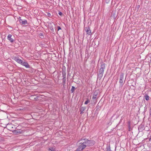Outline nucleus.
Masks as SVG:
<instances>
[{"label": "nucleus", "instance_id": "nucleus-24", "mask_svg": "<svg viewBox=\"0 0 151 151\" xmlns=\"http://www.w3.org/2000/svg\"><path fill=\"white\" fill-rule=\"evenodd\" d=\"M97 95H94V96H93L92 98L93 99H96V96Z\"/></svg>", "mask_w": 151, "mask_h": 151}, {"label": "nucleus", "instance_id": "nucleus-33", "mask_svg": "<svg viewBox=\"0 0 151 151\" xmlns=\"http://www.w3.org/2000/svg\"><path fill=\"white\" fill-rule=\"evenodd\" d=\"M49 151H52L51 150V149H49Z\"/></svg>", "mask_w": 151, "mask_h": 151}, {"label": "nucleus", "instance_id": "nucleus-18", "mask_svg": "<svg viewBox=\"0 0 151 151\" xmlns=\"http://www.w3.org/2000/svg\"><path fill=\"white\" fill-rule=\"evenodd\" d=\"M12 36V35H10V42H12L14 41V40L11 37Z\"/></svg>", "mask_w": 151, "mask_h": 151}, {"label": "nucleus", "instance_id": "nucleus-31", "mask_svg": "<svg viewBox=\"0 0 151 151\" xmlns=\"http://www.w3.org/2000/svg\"><path fill=\"white\" fill-rule=\"evenodd\" d=\"M106 151H110V148H109V149H107Z\"/></svg>", "mask_w": 151, "mask_h": 151}, {"label": "nucleus", "instance_id": "nucleus-35", "mask_svg": "<svg viewBox=\"0 0 151 151\" xmlns=\"http://www.w3.org/2000/svg\"><path fill=\"white\" fill-rule=\"evenodd\" d=\"M111 151V149H110V151Z\"/></svg>", "mask_w": 151, "mask_h": 151}, {"label": "nucleus", "instance_id": "nucleus-13", "mask_svg": "<svg viewBox=\"0 0 151 151\" xmlns=\"http://www.w3.org/2000/svg\"><path fill=\"white\" fill-rule=\"evenodd\" d=\"M76 89V88L74 86H72V88L70 90V91L72 93H73Z\"/></svg>", "mask_w": 151, "mask_h": 151}, {"label": "nucleus", "instance_id": "nucleus-27", "mask_svg": "<svg viewBox=\"0 0 151 151\" xmlns=\"http://www.w3.org/2000/svg\"><path fill=\"white\" fill-rule=\"evenodd\" d=\"M47 15L48 16L50 17L51 16V14L50 13H47Z\"/></svg>", "mask_w": 151, "mask_h": 151}, {"label": "nucleus", "instance_id": "nucleus-6", "mask_svg": "<svg viewBox=\"0 0 151 151\" xmlns=\"http://www.w3.org/2000/svg\"><path fill=\"white\" fill-rule=\"evenodd\" d=\"M21 65L24 66L26 68H30V67L29 65L27 62L23 61Z\"/></svg>", "mask_w": 151, "mask_h": 151}, {"label": "nucleus", "instance_id": "nucleus-22", "mask_svg": "<svg viewBox=\"0 0 151 151\" xmlns=\"http://www.w3.org/2000/svg\"><path fill=\"white\" fill-rule=\"evenodd\" d=\"M18 131V134H19L21 133L22 132V131L21 130H17Z\"/></svg>", "mask_w": 151, "mask_h": 151}, {"label": "nucleus", "instance_id": "nucleus-34", "mask_svg": "<svg viewBox=\"0 0 151 151\" xmlns=\"http://www.w3.org/2000/svg\"><path fill=\"white\" fill-rule=\"evenodd\" d=\"M150 91V92H151V90H150V91Z\"/></svg>", "mask_w": 151, "mask_h": 151}, {"label": "nucleus", "instance_id": "nucleus-8", "mask_svg": "<svg viewBox=\"0 0 151 151\" xmlns=\"http://www.w3.org/2000/svg\"><path fill=\"white\" fill-rule=\"evenodd\" d=\"M19 21V22L23 25H26L27 24V21L25 19L23 21L22 19H20Z\"/></svg>", "mask_w": 151, "mask_h": 151}, {"label": "nucleus", "instance_id": "nucleus-26", "mask_svg": "<svg viewBox=\"0 0 151 151\" xmlns=\"http://www.w3.org/2000/svg\"><path fill=\"white\" fill-rule=\"evenodd\" d=\"M58 31H59V30L61 29V28L60 26L58 27Z\"/></svg>", "mask_w": 151, "mask_h": 151}, {"label": "nucleus", "instance_id": "nucleus-11", "mask_svg": "<svg viewBox=\"0 0 151 151\" xmlns=\"http://www.w3.org/2000/svg\"><path fill=\"white\" fill-rule=\"evenodd\" d=\"M10 131H12V133L14 134H15L17 135L18 134V131L17 130H13V129H10Z\"/></svg>", "mask_w": 151, "mask_h": 151}, {"label": "nucleus", "instance_id": "nucleus-9", "mask_svg": "<svg viewBox=\"0 0 151 151\" xmlns=\"http://www.w3.org/2000/svg\"><path fill=\"white\" fill-rule=\"evenodd\" d=\"M62 75H63V77L64 78H65L66 77V69H63L62 70Z\"/></svg>", "mask_w": 151, "mask_h": 151}, {"label": "nucleus", "instance_id": "nucleus-16", "mask_svg": "<svg viewBox=\"0 0 151 151\" xmlns=\"http://www.w3.org/2000/svg\"><path fill=\"white\" fill-rule=\"evenodd\" d=\"M12 59L15 60L16 62L17 61V60H18V58L14 56L12 57Z\"/></svg>", "mask_w": 151, "mask_h": 151}, {"label": "nucleus", "instance_id": "nucleus-23", "mask_svg": "<svg viewBox=\"0 0 151 151\" xmlns=\"http://www.w3.org/2000/svg\"><path fill=\"white\" fill-rule=\"evenodd\" d=\"M58 14L61 16H62V15L63 14L62 13V12L60 11H59V12H58Z\"/></svg>", "mask_w": 151, "mask_h": 151}, {"label": "nucleus", "instance_id": "nucleus-5", "mask_svg": "<svg viewBox=\"0 0 151 151\" xmlns=\"http://www.w3.org/2000/svg\"><path fill=\"white\" fill-rule=\"evenodd\" d=\"M85 30H86L87 34L89 35H91V32L89 27H86L85 28Z\"/></svg>", "mask_w": 151, "mask_h": 151}, {"label": "nucleus", "instance_id": "nucleus-15", "mask_svg": "<svg viewBox=\"0 0 151 151\" xmlns=\"http://www.w3.org/2000/svg\"><path fill=\"white\" fill-rule=\"evenodd\" d=\"M10 127H11L12 129H13V130L16 128V127L12 124H10Z\"/></svg>", "mask_w": 151, "mask_h": 151}, {"label": "nucleus", "instance_id": "nucleus-14", "mask_svg": "<svg viewBox=\"0 0 151 151\" xmlns=\"http://www.w3.org/2000/svg\"><path fill=\"white\" fill-rule=\"evenodd\" d=\"M23 61L22 60H21L20 59H19L18 58V60H17V62L19 63L22 64V63Z\"/></svg>", "mask_w": 151, "mask_h": 151}, {"label": "nucleus", "instance_id": "nucleus-17", "mask_svg": "<svg viewBox=\"0 0 151 151\" xmlns=\"http://www.w3.org/2000/svg\"><path fill=\"white\" fill-rule=\"evenodd\" d=\"M50 29L52 31V32H54V28L53 26L51 25V26H50Z\"/></svg>", "mask_w": 151, "mask_h": 151}, {"label": "nucleus", "instance_id": "nucleus-12", "mask_svg": "<svg viewBox=\"0 0 151 151\" xmlns=\"http://www.w3.org/2000/svg\"><path fill=\"white\" fill-rule=\"evenodd\" d=\"M63 80V86H64L65 85V83L66 82V78H63L62 79Z\"/></svg>", "mask_w": 151, "mask_h": 151}, {"label": "nucleus", "instance_id": "nucleus-21", "mask_svg": "<svg viewBox=\"0 0 151 151\" xmlns=\"http://www.w3.org/2000/svg\"><path fill=\"white\" fill-rule=\"evenodd\" d=\"M149 96L147 95H146L145 96V99L147 101L149 100Z\"/></svg>", "mask_w": 151, "mask_h": 151}, {"label": "nucleus", "instance_id": "nucleus-7", "mask_svg": "<svg viewBox=\"0 0 151 151\" xmlns=\"http://www.w3.org/2000/svg\"><path fill=\"white\" fill-rule=\"evenodd\" d=\"M39 97L37 96L36 95H31L30 97V99L31 100H34L36 101L38 100Z\"/></svg>", "mask_w": 151, "mask_h": 151}, {"label": "nucleus", "instance_id": "nucleus-32", "mask_svg": "<svg viewBox=\"0 0 151 151\" xmlns=\"http://www.w3.org/2000/svg\"><path fill=\"white\" fill-rule=\"evenodd\" d=\"M149 141L151 142V138L149 139Z\"/></svg>", "mask_w": 151, "mask_h": 151}, {"label": "nucleus", "instance_id": "nucleus-25", "mask_svg": "<svg viewBox=\"0 0 151 151\" xmlns=\"http://www.w3.org/2000/svg\"><path fill=\"white\" fill-rule=\"evenodd\" d=\"M110 0H106V3H108L110 1Z\"/></svg>", "mask_w": 151, "mask_h": 151}, {"label": "nucleus", "instance_id": "nucleus-29", "mask_svg": "<svg viewBox=\"0 0 151 151\" xmlns=\"http://www.w3.org/2000/svg\"><path fill=\"white\" fill-rule=\"evenodd\" d=\"M149 114H150V115H151V108H150V109Z\"/></svg>", "mask_w": 151, "mask_h": 151}, {"label": "nucleus", "instance_id": "nucleus-3", "mask_svg": "<svg viewBox=\"0 0 151 151\" xmlns=\"http://www.w3.org/2000/svg\"><path fill=\"white\" fill-rule=\"evenodd\" d=\"M78 147L75 151H81L85 148V145H82V144H79L78 141Z\"/></svg>", "mask_w": 151, "mask_h": 151}, {"label": "nucleus", "instance_id": "nucleus-2", "mask_svg": "<svg viewBox=\"0 0 151 151\" xmlns=\"http://www.w3.org/2000/svg\"><path fill=\"white\" fill-rule=\"evenodd\" d=\"M105 64L103 62L101 63L100 68L99 69L98 74L99 78L100 79H101L103 75L104 70L105 68Z\"/></svg>", "mask_w": 151, "mask_h": 151}, {"label": "nucleus", "instance_id": "nucleus-4", "mask_svg": "<svg viewBox=\"0 0 151 151\" xmlns=\"http://www.w3.org/2000/svg\"><path fill=\"white\" fill-rule=\"evenodd\" d=\"M124 74L123 73H122L120 75L119 78V82L122 84V86H123L122 83H123L124 80Z\"/></svg>", "mask_w": 151, "mask_h": 151}, {"label": "nucleus", "instance_id": "nucleus-10", "mask_svg": "<svg viewBox=\"0 0 151 151\" xmlns=\"http://www.w3.org/2000/svg\"><path fill=\"white\" fill-rule=\"evenodd\" d=\"M86 107H81L80 109V114H83V112L84 111L86 110Z\"/></svg>", "mask_w": 151, "mask_h": 151}, {"label": "nucleus", "instance_id": "nucleus-20", "mask_svg": "<svg viewBox=\"0 0 151 151\" xmlns=\"http://www.w3.org/2000/svg\"><path fill=\"white\" fill-rule=\"evenodd\" d=\"M9 129H7L6 127L3 130V132H4L5 133L7 131H9Z\"/></svg>", "mask_w": 151, "mask_h": 151}, {"label": "nucleus", "instance_id": "nucleus-1", "mask_svg": "<svg viewBox=\"0 0 151 151\" xmlns=\"http://www.w3.org/2000/svg\"><path fill=\"white\" fill-rule=\"evenodd\" d=\"M78 142L79 144H81L82 145H85V148L86 146H91L94 145L95 142L93 140H89L88 139H81V140L78 141Z\"/></svg>", "mask_w": 151, "mask_h": 151}, {"label": "nucleus", "instance_id": "nucleus-28", "mask_svg": "<svg viewBox=\"0 0 151 151\" xmlns=\"http://www.w3.org/2000/svg\"><path fill=\"white\" fill-rule=\"evenodd\" d=\"M24 109V108H20L18 109V110H23Z\"/></svg>", "mask_w": 151, "mask_h": 151}, {"label": "nucleus", "instance_id": "nucleus-19", "mask_svg": "<svg viewBox=\"0 0 151 151\" xmlns=\"http://www.w3.org/2000/svg\"><path fill=\"white\" fill-rule=\"evenodd\" d=\"M90 101L88 99H87V100L85 102L84 104H87Z\"/></svg>", "mask_w": 151, "mask_h": 151}, {"label": "nucleus", "instance_id": "nucleus-30", "mask_svg": "<svg viewBox=\"0 0 151 151\" xmlns=\"http://www.w3.org/2000/svg\"><path fill=\"white\" fill-rule=\"evenodd\" d=\"M8 37V39L9 40V35H8V37Z\"/></svg>", "mask_w": 151, "mask_h": 151}]
</instances>
